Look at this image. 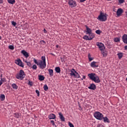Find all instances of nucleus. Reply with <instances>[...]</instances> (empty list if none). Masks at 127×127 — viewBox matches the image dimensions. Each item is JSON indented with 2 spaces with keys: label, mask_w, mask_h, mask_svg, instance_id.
Returning a JSON list of instances; mask_svg holds the SVG:
<instances>
[{
  "label": "nucleus",
  "mask_w": 127,
  "mask_h": 127,
  "mask_svg": "<svg viewBox=\"0 0 127 127\" xmlns=\"http://www.w3.org/2000/svg\"><path fill=\"white\" fill-rule=\"evenodd\" d=\"M55 71L57 73H60L61 71V69H60V67L58 66L55 68Z\"/></svg>",
  "instance_id": "obj_22"
},
{
  "label": "nucleus",
  "mask_w": 127,
  "mask_h": 127,
  "mask_svg": "<svg viewBox=\"0 0 127 127\" xmlns=\"http://www.w3.org/2000/svg\"><path fill=\"white\" fill-rule=\"evenodd\" d=\"M0 99L1 101H4V99H5V96H4V94H1L0 96Z\"/></svg>",
  "instance_id": "obj_27"
},
{
  "label": "nucleus",
  "mask_w": 127,
  "mask_h": 127,
  "mask_svg": "<svg viewBox=\"0 0 127 127\" xmlns=\"http://www.w3.org/2000/svg\"><path fill=\"white\" fill-rule=\"evenodd\" d=\"M9 49H11V50H13V49H14V47L12 45H10L8 47Z\"/></svg>",
  "instance_id": "obj_36"
},
{
  "label": "nucleus",
  "mask_w": 127,
  "mask_h": 127,
  "mask_svg": "<svg viewBox=\"0 0 127 127\" xmlns=\"http://www.w3.org/2000/svg\"><path fill=\"white\" fill-rule=\"evenodd\" d=\"M88 59L89 61H92V60L94 59L91 57V55L90 54H88Z\"/></svg>",
  "instance_id": "obj_34"
},
{
  "label": "nucleus",
  "mask_w": 127,
  "mask_h": 127,
  "mask_svg": "<svg viewBox=\"0 0 127 127\" xmlns=\"http://www.w3.org/2000/svg\"><path fill=\"white\" fill-rule=\"evenodd\" d=\"M74 73H75L74 74V77H75V78H80V75L79 74V73H78V72L74 71Z\"/></svg>",
  "instance_id": "obj_28"
},
{
  "label": "nucleus",
  "mask_w": 127,
  "mask_h": 127,
  "mask_svg": "<svg viewBox=\"0 0 127 127\" xmlns=\"http://www.w3.org/2000/svg\"><path fill=\"white\" fill-rule=\"evenodd\" d=\"M87 0H80V2H84V1H86Z\"/></svg>",
  "instance_id": "obj_45"
},
{
  "label": "nucleus",
  "mask_w": 127,
  "mask_h": 127,
  "mask_svg": "<svg viewBox=\"0 0 127 127\" xmlns=\"http://www.w3.org/2000/svg\"><path fill=\"white\" fill-rule=\"evenodd\" d=\"M58 46H59L58 45L56 46L57 48H58Z\"/></svg>",
  "instance_id": "obj_55"
},
{
  "label": "nucleus",
  "mask_w": 127,
  "mask_h": 127,
  "mask_svg": "<svg viewBox=\"0 0 127 127\" xmlns=\"http://www.w3.org/2000/svg\"><path fill=\"white\" fill-rule=\"evenodd\" d=\"M122 41L125 44H127V35L125 34L123 36H122Z\"/></svg>",
  "instance_id": "obj_9"
},
{
  "label": "nucleus",
  "mask_w": 127,
  "mask_h": 127,
  "mask_svg": "<svg viewBox=\"0 0 127 127\" xmlns=\"http://www.w3.org/2000/svg\"><path fill=\"white\" fill-rule=\"evenodd\" d=\"M27 66H29V67H31V63L30 62L27 63Z\"/></svg>",
  "instance_id": "obj_41"
},
{
  "label": "nucleus",
  "mask_w": 127,
  "mask_h": 127,
  "mask_svg": "<svg viewBox=\"0 0 127 127\" xmlns=\"http://www.w3.org/2000/svg\"><path fill=\"white\" fill-rule=\"evenodd\" d=\"M49 75L51 76V77H52L53 76V69H48Z\"/></svg>",
  "instance_id": "obj_19"
},
{
  "label": "nucleus",
  "mask_w": 127,
  "mask_h": 127,
  "mask_svg": "<svg viewBox=\"0 0 127 127\" xmlns=\"http://www.w3.org/2000/svg\"><path fill=\"white\" fill-rule=\"evenodd\" d=\"M21 53H22V54L26 57V58H28V57H29V54L28 53H27V52L23 50L21 51Z\"/></svg>",
  "instance_id": "obj_12"
},
{
  "label": "nucleus",
  "mask_w": 127,
  "mask_h": 127,
  "mask_svg": "<svg viewBox=\"0 0 127 127\" xmlns=\"http://www.w3.org/2000/svg\"><path fill=\"white\" fill-rule=\"evenodd\" d=\"M98 19L100 21H106L107 20V16L104 14V13L101 12L100 14L98 16Z\"/></svg>",
  "instance_id": "obj_5"
},
{
  "label": "nucleus",
  "mask_w": 127,
  "mask_h": 127,
  "mask_svg": "<svg viewBox=\"0 0 127 127\" xmlns=\"http://www.w3.org/2000/svg\"><path fill=\"white\" fill-rule=\"evenodd\" d=\"M88 76L90 78V79L92 80V81H94V82H95V83H100V82H101L99 76H96V73H89L88 74Z\"/></svg>",
  "instance_id": "obj_1"
},
{
  "label": "nucleus",
  "mask_w": 127,
  "mask_h": 127,
  "mask_svg": "<svg viewBox=\"0 0 127 127\" xmlns=\"http://www.w3.org/2000/svg\"><path fill=\"white\" fill-rule=\"evenodd\" d=\"M89 34V37L90 40H92L93 38H95V34H94V33H90V34Z\"/></svg>",
  "instance_id": "obj_18"
},
{
  "label": "nucleus",
  "mask_w": 127,
  "mask_h": 127,
  "mask_svg": "<svg viewBox=\"0 0 127 127\" xmlns=\"http://www.w3.org/2000/svg\"><path fill=\"white\" fill-rule=\"evenodd\" d=\"M56 127H57L56 126Z\"/></svg>",
  "instance_id": "obj_59"
},
{
  "label": "nucleus",
  "mask_w": 127,
  "mask_h": 127,
  "mask_svg": "<svg viewBox=\"0 0 127 127\" xmlns=\"http://www.w3.org/2000/svg\"><path fill=\"white\" fill-rule=\"evenodd\" d=\"M101 53L103 55V56H104V57H105L107 56V55H108L107 52L104 51V50L101 51Z\"/></svg>",
  "instance_id": "obj_26"
},
{
  "label": "nucleus",
  "mask_w": 127,
  "mask_h": 127,
  "mask_svg": "<svg viewBox=\"0 0 127 127\" xmlns=\"http://www.w3.org/2000/svg\"><path fill=\"white\" fill-rule=\"evenodd\" d=\"M49 89V88L48 87L47 84H45L44 86V90L45 91H47Z\"/></svg>",
  "instance_id": "obj_31"
},
{
  "label": "nucleus",
  "mask_w": 127,
  "mask_h": 127,
  "mask_svg": "<svg viewBox=\"0 0 127 127\" xmlns=\"http://www.w3.org/2000/svg\"><path fill=\"white\" fill-rule=\"evenodd\" d=\"M81 80H83V78H81Z\"/></svg>",
  "instance_id": "obj_58"
},
{
  "label": "nucleus",
  "mask_w": 127,
  "mask_h": 127,
  "mask_svg": "<svg viewBox=\"0 0 127 127\" xmlns=\"http://www.w3.org/2000/svg\"><path fill=\"white\" fill-rule=\"evenodd\" d=\"M32 69H33V70H36L37 69V65H36V64H34L32 66Z\"/></svg>",
  "instance_id": "obj_33"
},
{
  "label": "nucleus",
  "mask_w": 127,
  "mask_h": 127,
  "mask_svg": "<svg viewBox=\"0 0 127 127\" xmlns=\"http://www.w3.org/2000/svg\"><path fill=\"white\" fill-rule=\"evenodd\" d=\"M97 45L99 47L101 51H102L103 50H105L106 48V47H105V46L104 45V44L102 43H97Z\"/></svg>",
  "instance_id": "obj_8"
},
{
  "label": "nucleus",
  "mask_w": 127,
  "mask_h": 127,
  "mask_svg": "<svg viewBox=\"0 0 127 127\" xmlns=\"http://www.w3.org/2000/svg\"><path fill=\"white\" fill-rule=\"evenodd\" d=\"M25 63H27H27H28V62H27V61H25Z\"/></svg>",
  "instance_id": "obj_54"
},
{
  "label": "nucleus",
  "mask_w": 127,
  "mask_h": 127,
  "mask_svg": "<svg viewBox=\"0 0 127 127\" xmlns=\"http://www.w3.org/2000/svg\"><path fill=\"white\" fill-rule=\"evenodd\" d=\"M33 82L32 81H29L28 85H30V86H32Z\"/></svg>",
  "instance_id": "obj_43"
},
{
  "label": "nucleus",
  "mask_w": 127,
  "mask_h": 127,
  "mask_svg": "<svg viewBox=\"0 0 127 127\" xmlns=\"http://www.w3.org/2000/svg\"><path fill=\"white\" fill-rule=\"evenodd\" d=\"M103 119L104 120V123H110V121L109 120V118H108V117H103Z\"/></svg>",
  "instance_id": "obj_23"
},
{
  "label": "nucleus",
  "mask_w": 127,
  "mask_h": 127,
  "mask_svg": "<svg viewBox=\"0 0 127 127\" xmlns=\"http://www.w3.org/2000/svg\"><path fill=\"white\" fill-rule=\"evenodd\" d=\"M117 55L119 59H122V58H123V56H124V54L123 53H118Z\"/></svg>",
  "instance_id": "obj_20"
},
{
  "label": "nucleus",
  "mask_w": 127,
  "mask_h": 127,
  "mask_svg": "<svg viewBox=\"0 0 127 127\" xmlns=\"http://www.w3.org/2000/svg\"><path fill=\"white\" fill-rule=\"evenodd\" d=\"M96 85L94 83L91 84L88 87V89L90 90H96Z\"/></svg>",
  "instance_id": "obj_10"
},
{
  "label": "nucleus",
  "mask_w": 127,
  "mask_h": 127,
  "mask_svg": "<svg viewBox=\"0 0 127 127\" xmlns=\"http://www.w3.org/2000/svg\"><path fill=\"white\" fill-rule=\"evenodd\" d=\"M96 33H97V34H101V30H97L95 31Z\"/></svg>",
  "instance_id": "obj_37"
},
{
  "label": "nucleus",
  "mask_w": 127,
  "mask_h": 127,
  "mask_svg": "<svg viewBox=\"0 0 127 127\" xmlns=\"http://www.w3.org/2000/svg\"><path fill=\"white\" fill-rule=\"evenodd\" d=\"M44 33H47V31H46V29H44Z\"/></svg>",
  "instance_id": "obj_46"
},
{
  "label": "nucleus",
  "mask_w": 127,
  "mask_h": 127,
  "mask_svg": "<svg viewBox=\"0 0 127 127\" xmlns=\"http://www.w3.org/2000/svg\"><path fill=\"white\" fill-rule=\"evenodd\" d=\"M96 63H97L96 62H93L91 63V67H92V68H97V67H99V65L96 64Z\"/></svg>",
  "instance_id": "obj_14"
},
{
  "label": "nucleus",
  "mask_w": 127,
  "mask_h": 127,
  "mask_svg": "<svg viewBox=\"0 0 127 127\" xmlns=\"http://www.w3.org/2000/svg\"><path fill=\"white\" fill-rule=\"evenodd\" d=\"M94 117L97 120H99V121H102L103 119H104V115L99 112H96L94 115Z\"/></svg>",
  "instance_id": "obj_2"
},
{
  "label": "nucleus",
  "mask_w": 127,
  "mask_h": 127,
  "mask_svg": "<svg viewBox=\"0 0 127 127\" xmlns=\"http://www.w3.org/2000/svg\"><path fill=\"white\" fill-rule=\"evenodd\" d=\"M126 81H127V77L126 78Z\"/></svg>",
  "instance_id": "obj_57"
},
{
  "label": "nucleus",
  "mask_w": 127,
  "mask_h": 127,
  "mask_svg": "<svg viewBox=\"0 0 127 127\" xmlns=\"http://www.w3.org/2000/svg\"><path fill=\"white\" fill-rule=\"evenodd\" d=\"M125 50H127V46H125Z\"/></svg>",
  "instance_id": "obj_48"
},
{
  "label": "nucleus",
  "mask_w": 127,
  "mask_h": 127,
  "mask_svg": "<svg viewBox=\"0 0 127 127\" xmlns=\"http://www.w3.org/2000/svg\"><path fill=\"white\" fill-rule=\"evenodd\" d=\"M14 115L15 116V118H17V119L19 118V114L16 113H15Z\"/></svg>",
  "instance_id": "obj_35"
},
{
  "label": "nucleus",
  "mask_w": 127,
  "mask_h": 127,
  "mask_svg": "<svg viewBox=\"0 0 127 127\" xmlns=\"http://www.w3.org/2000/svg\"><path fill=\"white\" fill-rule=\"evenodd\" d=\"M7 1L11 4H14L15 3V0H7Z\"/></svg>",
  "instance_id": "obj_25"
},
{
  "label": "nucleus",
  "mask_w": 127,
  "mask_h": 127,
  "mask_svg": "<svg viewBox=\"0 0 127 127\" xmlns=\"http://www.w3.org/2000/svg\"><path fill=\"white\" fill-rule=\"evenodd\" d=\"M15 63L21 67H24V65H23L21 59H18L17 60H16L15 61Z\"/></svg>",
  "instance_id": "obj_7"
},
{
  "label": "nucleus",
  "mask_w": 127,
  "mask_h": 127,
  "mask_svg": "<svg viewBox=\"0 0 127 127\" xmlns=\"http://www.w3.org/2000/svg\"><path fill=\"white\" fill-rule=\"evenodd\" d=\"M0 40H1V36H0Z\"/></svg>",
  "instance_id": "obj_53"
},
{
  "label": "nucleus",
  "mask_w": 127,
  "mask_h": 127,
  "mask_svg": "<svg viewBox=\"0 0 127 127\" xmlns=\"http://www.w3.org/2000/svg\"><path fill=\"white\" fill-rule=\"evenodd\" d=\"M68 126H69L70 127H74V125L71 123V122H69L68 123Z\"/></svg>",
  "instance_id": "obj_39"
},
{
  "label": "nucleus",
  "mask_w": 127,
  "mask_h": 127,
  "mask_svg": "<svg viewBox=\"0 0 127 127\" xmlns=\"http://www.w3.org/2000/svg\"><path fill=\"white\" fill-rule=\"evenodd\" d=\"M12 25H13V26H15V25H16V22L13 21L12 22Z\"/></svg>",
  "instance_id": "obj_42"
},
{
  "label": "nucleus",
  "mask_w": 127,
  "mask_h": 127,
  "mask_svg": "<svg viewBox=\"0 0 127 127\" xmlns=\"http://www.w3.org/2000/svg\"><path fill=\"white\" fill-rule=\"evenodd\" d=\"M34 62L35 64H37V65H38V66H40L39 68H41V63H40V62L39 63L37 62V60L36 59H35V58H34Z\"/></svg>",
  "instance_id": "obj_17"
},
{
  "label": "nucleus",
  "mask_w": 127,
  "mask_h": 127,
  "mask_svg": "<svg viewBox=\"0 0 127 127\" xmlns=\"http://www.w3.org/2000/svg\"><path fill=\"white\" fill-rule=\"evenodd\" d=\"M0 77H1H1H2V74L1 75V76H0Z\"/></svg>",
  "instance_id": "obj_56"
},
{
  "label": "nucleus",
  "mask_w": 127,
  "mask_h": 127,
  "mask_svg": "<svg viewBox=\"0 0 127 127\" xmlns=\"http://www.w3.org/2000/svg\"><path fill=\"white\" fill-rule=\"evenodd\" d=\"M41 42H43L44 43V44H45V43H46V42H45V41H44V40L41 41Z\"/></svg>",
  "instance_id": "obj_49"
},
{
  "label": "nucleus",
  "mask_w": 127,
  "mask_h": 127,
  "mask_svg": "<svg viewBox=\"0 0 127 127\" xmlns=\"http://www.w3.org/2000/svg\"><path fill=\"white\" fill-rule=\"evenodd\" d=\"M45 77L43 75H39V80L40 81H44Z\"/></svg>",
  "instance_id": "obj_24"
},
{
  "label": "nucleus",
  "mask_w": 127,
  "mask_h": 127,
  "mask_svg": "<svg viewBox=\"0 0 127 127\" xmlns=\"http://www.w3.org/2000/svg\"><path fill=\"white\" fill-rule=\"evenodd\" d=\"M42 60L40 61L41 64V69H44L46 67V59L45 56L41 57Z\"/></svg>",
  "instance_id": "obj_4"
},
{
  "label": "nucleus",
  "mask_w": 127,
  "mask_h": 127,
  "mask_svg": "<svg viewBox=\"0 0 127 127\" xmlns=\"http://www.w3.org/2000/svg\"><path fill=\"white\" fill-rule=\"evenodd\" d=\"M12 87L13 88V89H15V90H17L18 87H17V85H16V84H12Z\"/></svg>",
  "instance_id": "obj_30"
},
{
  "label": "nucleus",
  "mask_w": 127,
  "mask_h": 127,
  "mask_svg": "<svg viewBox=\"0 0 127 127\" xmlns=\"http://www.w3.org/2000/svg\"><path fill=\"white\" fill-rule=\"evenodd\" d=\"M51 124H52L53 126H54V125H55V123H54V121H53V120H51Z\"/></svg>",
  "instance_id": "obj_44"
},
{
  "label": "nucleus",
  "mask_w": 127,
  "mask_h": 127,
  "mask_svg": "<svg viewBox=\"0 0 127 127\" xmlns=\"http://www.w3.org/2000/svg\"><path fill=\"white\" fill-rule=\"evenodd\" d=\"M36 93H37L38 97H39V96H40L39 91L36 90Z\"/></svg>",
  "instance_id": "obj_38"
},
{
  "label": "nucleus",
  "mask_w": 127,
  "mask_h": 127,
  "mask_svg": "<svg viewBox=\"0 0 127 127\" xmlns=\"http://www.w3.org/2000/svg\"><path fill=\"white\" fill-rule=\"evenodd\" d=\"M121 39L120 38H115L114 39L115 42H120Z\"/></svg>",
  "instance_id": "obj_32"
},
{
  "label": "nucleus",
  "mask_w": 127,
  "mask_h": 127,
  "mask_svg": "<svg viewBox=\"0 0 127 127\" xmlns=\"http://www.w3.org/2000/svg\"><path fill=\"white\" fill-rule=\"evenodd\" d=\"M83 79H86V76L83 75Z\"/></svg>",
  "instance_id": "obj_50"
},
{
  "label": "nucleus",
  "mask_w": 127,
  "mask_h": 127,
  "mask_svg": "<svg viewBox=\"0 0 127 127\" xmlns=\"http://www.w3.org/2000/svg\"><path fill=\"white\" fill-rule=\"evenodd\" d=\"M51 55H53V56H55V55H54V54H53V53H51Z\"/></svg>",
  "instance_id": "obj_52"
},
{
  "label": "nucleus",
  "mask_w": 127,
  "mask_h": 127,
  "mask_svg": "<svg viewBox=\"0 0 127 127\" xmlns=\"http://www.w3.org/2000/svg\"><path fill=\"white\" fill-rule=\"evenodd\" d=\"M0 3H2V0H0Z\"/></svg>",
  "instance_id": "obj_51"
},
{
  "label": "nucleus",
  "mask_w": 127,
  "mask_h": 127,
  "mask_svg": "<svg viewBox=\"0 0 127 127\" xmlns=\"http://www.w3.org/2000/svg\"><path fill=\"white\" fill-rule=\"evenodd\" d=\"M24 77H25V74L23 70H20L19 73L17 74L16 75V78L20 80H23Z\"/></svg>",
  "instance_id": "obj_3"
},
{
  "label": "nucleus",
  "mask_w": 127,
  "mask_h": 127,
  "mask_svg": "<svg viewBox=\"0 0 127 127\" xmlns=\"http://www.w3.org/2000/svg\"><path fill=\"white\" fill-rule=\"evenodd\" d=\"M83 39H85V40H91L90 39V38L89 37V36H88L87 35H85L83 37Z\"/></svg>",
  "instance_id": "obj_29"
},
{
  "label": "nucleus",
  "mask_w": 127,
  "mask_h": 127,
  "mask_svg": "<svg viewBox=\"0 0 127 127\" xmlns=\"http://www.w3.org/2000/svg\"><path fill=\"white\" fill-rule=\"evenodd\" d=\"M122 13H123V10L122 8H119L117 10V15L118 16H120V15H121V14H122Z\"/></svg>",
  "instance_id": "obj_16"
},
{
  "label": "nucleus",
  "mask_w": 127,
  "mask_h": 127,
  "mask_svg": "<svg viewBox=\"0 0 127 127\" xmlns=\"http://www.w3.org/2000/svg\"><path fill=\"white\" fill-rule=\"evenodd\" d=\"M68 4H69L70 7H75L77 5L76 1H75L74 0H69Z\"/></svg>",
  "instance_id": "obj_6"
},
{
  "label": "nucleus",
  "mask_w": 127,
  "mask_h": 127,
  "mask_svg": "<svg viewBox=\"0 0 127 127\" xmlns=\"http://www.w3.org/2000/svg\"><path fill=\"white\" fill-rule=\"evenodd\" d=\"M85 27L86 28V34H89L90 33H92V29H91V28H89L87 25H85Z\"/></svg>",
  "instance_id": "obj_13"
},
{
  "label": "nucleus",
  "mask_w": 127,
  "mask_h": 127,
  "mask_svg": "<svg viewBox=\"0 0 127 127\" xmlns=\"http://www.w3.org/2000/svg\"><path fill=\"white\" fill-rule=\"evenodd\" d=\"M75 71H76L75 70V69H74V68H72L71 71H70V76H74L75 75Z\"/></svg>",
  "instance_id": "obj_21"
},
{
  "label": "nucleus",
  "mask_w": 127,
  "mask_h": 127,
  "mask_svg": "<svg viewBox=\"0 0 127 127\" xmlns=\"http://www.w3.org/2000/svg\"><path fill=\"white\" fill-rule=\"evenodd\" d=\"M49 120H55V119H56V116L53 114H51L49 116Z\"/></svg>",
  "instance_id": "obj_15"
},
{
  "label": "nucleus",
  "mask_w": 127,
  "mask_h": 127,
  "mask_svg": "<svg viewBox=\"0 0 127 127\" xmlns=\"http://www.w3.org/2000/svg\"><path fill=\"white\" fill-rule=\"evenodd\" d=\"M119 3H124L125 2V0H119Z\"/></svg>",
  "instance_id": "obj_40"
},
{
  "label": "nucleus",
  "mask_w": 127,
  "mask_h": 127,
  "mask_svg": "<svg viewBox=\"0 0 127 127\" xmlns=\"http://www.w3.org/2000/svg\"><path fill=\"white\" fill-rule=\"evenodd\" d=\"M2 84V80H0V86Z\"/></svg>",
  "instance_id": "obj_47"
},
{
  "label": "nucleus",
  "mask_w": 127,
  "mask_h": 127,
  "mask_svg": "<svg viewBox=\"0 0 127 127\" xmlns=\"http://www.w3.org/2000/svg\"><path fill=\"white\" fill-rule=\"evenodd\" d=\"M60 119L61 120L62 122H65V118H64V116H63V114H62V113L60 112L59 113Z\"/></svg>",
  "instance_id": "obj_11"
}]
</instances>
